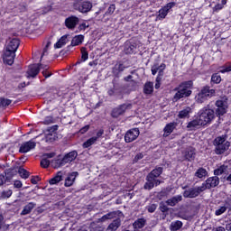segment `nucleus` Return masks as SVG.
<instances>
[{"instance_id": "obj_29", "label": "nucleus", "mask_w": 231, "mask_h": 231, "mask_svg": "<svg viewBox=\"0 0 231 231\" xmlns=\"http://www.w3.org/2000/svg\"><path fill=\"white\" fill-rule=\"evenodd\" d=\"M17 174L23 178V180H28L30 178V171L23 167H16Z\"/></svg>"}, {"instance_id": "obj_43", "label": "nucleus", "mask_w": 231, "mask_h": 231, "mask_svg": "<svg viewBox=\"0 0 231 231\" xmlns=\"http://www.w3.org/2000/svg\"><path fill=\"white\" fill-rule=\"evenodd\" d=\"M114 217H115V213L109 212L104 215L103 217H101V218H99V221H101V223H104V221H107V219H113Z\"/></svg>"}, {"instance_id": "obj_20", "label": "nucleus", "mask_w": 231, "mask_h": 231, "mask_svg": "<svg viewBox=\"0 0 231 231\" xmlns=\"http://www.w3.org/2000/svg\"><path fill=\"white\" fill-rule=\"evenodd\" d=\"M21 44L19 39L17 38H13L9 43L6 46L7 51H14V53L17 51V49L19 48V45Z\"/></svg>"}, {"instance_id": "obj_16", "label": "nucleus", "mask_w": 231, "mask_h": 231, "mask_svg": "<svg viewBox=\"0 0 231 231\" xmlns=\"http://www.w3.org/2000/svg\"><path fill=\"white\" fill-rule=\"evenodd\" d=\"M184 160L186 162H194L196 160V149L189 147L183 152Z\"/></svg>"}, {"instance_id": "obj_53", "label": "nucleus", "mask_w": 231, "mask_h": 231, "mask_svg": "<svg viewBox=\"0 0 231 231\" xmlns=\"http://www.w3.org/2000/svg\"><path fill=\"white\" fill-rule=\"evenodd\" d=\"M156 208H158V205L152 204V205L148 206L147 210H148V212H150V214H152V213L156 212Z\"/></svg>"}, {"instance_id": "obj_13", "label": "nucleus", "mask_w": 231, "mask_h": 231, "mask_svg": "<svg viewBox=\"0 0 231 231\" xmlns=\"http://www.w3.org/2000/svg\"><path fill=\"white\" fill-rule=\"evenodd\" d=\"M80 23V19L76 15H70L65 19V26L68 30H73L77 28V25Z\"/></svg>"}, {"instance_id": "obj_26", "label": "nucleus", "mask_w": 231, "mask_h": 231, "mask_svg": "<svg viewBox=\"0 0 231 231\" xmlns=\"http://www.w3.org/2000/svg\"><path fill=\"white\" fill-rule=\"evenodd\" d=\"M136 51V43L128 42L125 44V53L126 55H133Z\"/></svg>"}, {"instance_id": "obj_35", "label": "nucleus", "mask_w": 231, "mask_h": 231, "mask_svg": "<svg viewBox=\"0 0 231 231\" xmlns=\"http://www.w3.org/2000/svg\"><path fill=\"white\" fill-rule=\"evenodd\" d=\"M97 143V137H90L86 142L83 143L82 147L83 149H89L91 145H95Z\"/></svg>"}, {"instance_id": "obj_5", "label": "nucleus", "mask_w": 231, "mask_h": 231, "mask_svg": "<svg viewBox=\"0 0 231 231\" xmlns=\"http://www.w3.org/2000/svg\"><path fill=\"white\" fill-rule=\"evenodd\" d=\"M216 95V89L210 88L208 85L204 86L196 96L198 104H203Z\"/></svg>"}, {"instance_id": "obj_18", "label": "nucleus", "mask_w": 231, "mask_h": 231, "mask_svg": "<svg viewBox=\"0 0 231 231\" xmlns=\"http://www.w3.org/2000/svg\"><path fill=\"white\" fill-rule=\"evenodd\" d=\"M4 176H5V180L7 183H10L15 176H17V167H12L9 169L5 170Z\"/></svg>"}, {"instance_id": "obj_12", "label": "nucleus", "mask_w": 231, "mask_h": 231, "mask_svg": "<svg viewBox=\"0 0 231 231\" xmlns=\"http://www.w3.org/2000/svg\"><path fill=\"white\" fill-rule=\"evenodd\" d=\"M75 6L81 14H88V12H91V9L93 8V4L89 1H83L77 3Z\"/></svg>"}, {"instance_id": "obj_8", "label": "nucleus", "mask_w": 231, "mask_h": 231, "mask_svg": "<svg viewBox=\"0 0 231 231\" xmlns=\"http://www.w3.org/2000/svg\"><path fill=\"white\" fill-rule=\"evenodd\" d=\"M131 107H133L131 104H122L118 106L112 110V118H118V116H122V115H124L127 109H131Z\"/></svg>"}, {"instance_id": "obj_30", "label": "nucleus", "mask_w": 231, "mask_h": 231, "mask_svg": "<svg viewBox=\"0 0 231 231\" xmlns=\"http://www.w3.org/2000/svg\"><path fill=\"white\" fill-rule=\"evenodd\" d=\"M82 42H84V35H76L72 38L70 46H79V44H82Z\"/></svg>"}, {"instance_id": "obj_51", "label": "nucleus", "mask_w": 231, "mask_h": 231, "mask_svg": "<svg viewBox=\"0 0 231 231\" xmlns=\"http://www.w3.org/2000/svg\"><path fill=\"white\" fill-rule=\"evenodd\" d=\"M41 167L42 169H48V167H50V160H48V159H42V161H41Z\"/></svg>"}, {"instance_id": "obj_4", "label": "nucleus", "mask_w": 231, "mask_h": 231, "mask_svg": "<svg viewBox=\"0 0 231 231\" xmlns=\"http://www.w3.org/2000/svg\"><path fill=\"white\" fill-rule=\"evenodd\" d=\"M226 138V134H222L213 140V145L215 147L214 152L217 156L225 154V152L230 149V142L227 141Z\"/></svg>"}, {"instance_id": "obj_38", "label": "nucleus", "mask_w": 231, "mask_h": 231, "mask_svg": "<svg viewBox=\"0 0 231 231\" xmlns=\"http://www.w3.org/2000/svg\"><path fill=\"white\" fill-rule=\"evenodd\" d=\"M57 134H45V142H47L48 143H53V142H55V140H57Z\"/></svg>"}, {"instance_id": "obj_14", "label": "nucleus", "mask_w": 231, "mask_h": 231, "mask_svg": "<svg viewBox=\"0 0 231 231\" xmlns=\"http://www.w3.org/2000/svg\"><path fill=\"white\" fill-rule=\"evenodd\" d=\"M3 60L5 64H7V66H12L15 60V52L5 49Z\"/></svg>"}, {"instance_id": "obj_57", "label": "nucleus", "mask_w": 231, "mask_h": 231, "mask_svg": "<svg viewBox=\"0 0 231 231\" xmlns=\"http://www.w3.org/2000/svg\"><path fill=\"white\" fill-rule=\"evenodd\" d=\"M231 71V65H226L222 67V69H220V73H230Z\"/></svg>"}, {"instance_id": "obj_48", "label": "nucleus", "mask_w": 231, "mask_h": 231, "mask_svg": "<svg viewBox=\"0 0 231 231\" xmlns=\"http://www.w3.org/2000/svg\"><path fill=\"white\" fill-rule=\"evenodd\" d=\"M50 124H55V119L51 116H48L43 120L44 125H50Z\"/></svg>"}, {"instance_id": "obj_62", "label": "nucleus", "mask_w": 231, "mask_h": 231, "mask_svg": "<svg viewBox=\"0 0 231 231\" xmlns=\"http://www.w3.org/2000/svg\"><path fill=\"white\" fill-rule=\"evenodd\" d=\"M28 10V5L26 4L22 3L20 4V12H26Z\"/></svg>"}, {"instance_id": "obj_10", "label": "nucleus", "mask_w": 231, "mask_h": 231, "mask_svg": "<svg viewBox=\"0 0 231 231\" xmlns=\"http://www.w3.org/2000/svg\"><path fill=\"white\" fill-rule=\"evenodd\" d=\"M140 136V129L138 128H133L126 132L125 135V142L126 143H131V142H134L136 138Z\"/></svg>"}, {"instance_id": "obj_31", "label": "nucleus", "mask_w": 231, "mask_h": 231, "mask_svg": "<svg viewBox=\"0 0 231 231\" xmlns=\"http://www.w3.org/2000/svg\"><path fill=\"white\" fill-rule=\"evenodd\" d=\"M182 227H183V222H181L180 220L171 222V225H170V230L171 231L181 230Z\"/></svg>"}, {"instance_id": "obj_44", "label": "nucleus", "mask_w": 231, "mask_h": 231, "mask_svg": "<svg viewBox=\"0 0 231 231\" xmlns=\"http://www.w3.org/2000/svg\"><path fill=\"white\" fill-rule=\"evenodd\" d=\"M159 210H161L162 214H167V212H169V207L165 202L162 201L159 204Z\"/></svg>"}, {"instance_id": "obj_19", "label": "nucleus", "mask_w": 231, "mask_h": 231, "mask_svg": "<svg viewBox=\"0 0 231 231\" xmlns=\"http://www.w3.org/2000/svg\"><path fill=\"white\" fill-rule=\"evenodd\" d=\"M39 73H41L40 67L37 64L31 65L27 70V79H35Z\"/></svg>"}, {"instance_id": "obj_11", "label": "nucleus", "mask_w": 231, "mask_h": 231, "mask_svg": "<svg viewBox=\"0 0 231 231\" xmlns=\"http://www.w3.org/2000/svg\"><path fill=\"white\" fill-rule=\"evenodd\" d=\"M174 6H176V4L174 2L168 3L166 5H164L162 8L159 10V14L157 15V19H159V21H162V19H165L169 14V11L171 8H174Z\"/></svg>"}, {"instance_id": "obj_37", "label": "nucleus", "mask_w": 231, "mask_h": 231, "mask_svg": "<svg viewBox=\"0 0 231 231\" xmlns=\"http://www.w3.org/2000/svg\"><path fill=\"white\" fill-rule=\"evenodd\" d=\"M77 174H79V172L76 171L67 177L65 180V187H71V185L75 183V178H73V176H76Z\"/></svg>"}, {"instance_id": "obj_6", "label": "nucleus", "mask_w": 231, "mask_h": 231, "mask_svg": "<svg viewBox=\"0 0 231 231\" xmlns=\"http://www.w3.org/2000/svg\"><path fill=\"white\" fill-rule=\"evenodd\" d=\"M78 156L79 152H77V151H72L66 153L62 159H56L54 161V169H60V167H64L66 163H71V162H75Z\"/></svg>"}, {"instance_id": "obj_55", "label": "nucleus", "mask_w": 231, "mask_h": 231, "mask_svg": "<svg viewBox=\"0 0 231 231\" xmlns=\"http://www.w3.org/2000/svg\"><path fill=\"white\" fill-rule=\"evenodd\" d=\"M5 183H8V180H6V177L5 176V173L0 174V187H3Z\"/></svg>"}, {"instance_id": "obj_58", "label": "nucleus", "mask_w": 231, "mask_h": 231, "mask_svg": "<svg viewBox=\"0 0 231 231\" xmlns=\"http://www.w3.org/2000/svg\"><path fill=\"white\" fill-rule=\"evenodd\" d=\"M89 125H87L79 129L80 134H86L89 131Z\"/></svg>"}, {"instance_id": "obj_39", "label": "nucleus", "mask_w": 231, "mask_h": 231, "mask_svg": "<svg viewBox=\"0 0 231 231\" xmlns=\"http://www.w3.org/2000/svg\"><path fill=\"white\" fill-rule=\"evenodd\" d=\"M221 75L219 73H213L211 76V84H221Z\"/></svg>"}, {"instance_id": "obj_25", "label": "nucleus", "mask_w": 231, "mask_h": 231, "mask_svg": "<svg viewBox=\"0 0 231 231\" xmlns=\"http://www.w3.org/2000/svg\"><path fill=\"white\" fill-rule=\"evenodd\" d=\"M122 225V220L120 217L114 219L107 226L106 231H116L120 228Z\"/></svg>"}, {"instance_id": "obj_15", "label": "nucleus", "mask_w": 231, "mask_h": 231, "mask_svg": "<svg viewBox=\"0 0 231 231\" xmlns=\"http://www.w3.org/2000/svg\"><path fill=\"white\" fill-rule=\"evenodd\" d=\"M35 147H37V143L31 140V141L23 143L20 146L19 152H21L22 154L30 152V151H32V149H35Z\"/></svg>"}, {"instance_id": "obj_64", "label": "nucleus", "mask_w": 231, "mask_h": 231, "mask_svg": "<svg viewBox=\"0 0 231 231\" xmlns=\"http://www.w3.org/2000/svg\"><path fill=\"white\" fill-rule=\"evenodd\" d=\"M212 231H226V228H225L224 226H219L214 227L212 229Z\"/></svg>"}, {"instance_id": "obj_17", "label": "nucleus", "mask_w": 231, "mask_h": 231, "mask_svg": "<svg viewBox=\"0 0 231 231\" xmlns=\"http://www.w3.org/2000/svg\"><path fill=\"white\" fill-rule=\"evenodd\" d=\"M178 127V123L177 122H171L166 124V125L163 128V136L164 138H167V136H171L172 133H174V129Z\"/></svg>"}, {"instance_id": "obj_22", "label": "nucleus", "mask_w": 231, "mask_h": 231, "mask_svg": "<svg viewBox=\"0 0 231 231\" xmlns=\"http://www.w3.org/2000/svg\"><path fill=\"white\" fill-rule=\"evenodd\" d=\"M180 201H183V196L176 195L171 197V199H168L165 203L166 205H168V207H176Z\"/></svg>"}, {"instance_id": "obj_40", "label": "nucleus", "mask_w": 231, "mask_h": 231, "mask_svg": "<svg viewBox=\"0 0 231 231\" xmlns=\"http://www.w3.org/2000/svg\"><path fill=\"white\" fill-rule=\"evenodd\" d=\"M12 194H14L12 189L3 190L1 192L0 198L1 199H8V198H12Z\"/></svg>"}, {"instance_id": "obj_52", "label": "nucleus", "mask_w": 231, "mask_h": 231, "mask_svg": "<svg viewBox=\"0 0 231 231\" xmlns=\"http://www.w3.org/2000/svg\"><path fill=\"white\" fill-rule=\"evenodd\" d=\"M143 153L138 152V153L134 156V160H133V163H138V162H140V160H143Z\"/></svg>"}, {"instance_id": "obj_41", "label": "nucleus", "mask_w": 231, "mask_h": 231, "mask_svg": "<svg viewBox=\"0 0 231 231\" xmlns=\"http://www.w3.org/2000/svg\"><path fill=\"white\" fill-rule=\"evenodd\" d=\"M226 171V166L225 164L221 165L220 167L214 170V175L215 176H221Z\"/></svg>"}, {"instance_id": "obj_24", "label": "nucleus", "mask_w": 231, "mask_h": 231, "mask_svg": "<svg viewBox=\"0 0 231 231\" xmlns=\"http://www.w3.org/2000/svg\"><path fill=\"white\" fill-rule=\"evenodd\" d=\"M125 67L122 61L117 62L115 67L112 69V73L115 75V77H120V73H122L125 69Z\"/></svg>"}, {"instance_id": "obj_23", "label": "nucleus", "mask_w": 231, "mask_h": 231, "mask_svg": "<svg viewBox=\"0 0 231 231\" xmlns=\"http://www.w3.org/2000/svg\"><path fill=\"white\" fill-rule=\"evenodd\" d=\"M143 93L146 96L152 95L154 93V83L152 81H147L143 85Z\"/></svg>"}, {"instance_id": "obj_34", "label": "nucleus", "mask_w": 231, "mask_h": 231, "mask_svg": "<svg viewBox=\"0 0 231 231\" xmlns=\"http://www.w3.org/2000/svg\"><path fill=\"white\" fill-rule=\"evenodd\" d=\"M208 174V171H207V169L201 167V168H199L197 170V171L195 172V176L197 178H199V180H201V178H205L207 177Z\"/></svg>"}, {"instance_id": "obj_50", "label": "nucleus", "mask_w": 231, "mask_h": 231, "mask_svg": "<svg viewBox=\"0 0 231 231\" xmlns=\"http://www.w3.org/2000/svg\"><path fill=\"white\" fill-rule=\"evenodd\" d=\"M226 212V207L222 206L215 211L216 216H221Z\"/></svg>"}, {"instance_id": "obj_47", "label": "nucleus", "mask_w": 231, "mask_h": 231, "mask_svg": "<svg viewBox=\"0 0 231 231\" xmlns=\"http://www.w3.org/2000/svg\"><path fill=\"white\" fill-rule=\"evenodd\" d=\"M88 59H89V53L88 52V51H86V48H82L81 49V60L83 62H86V60H88Z\"/></svg>"}, {"instance_id": "obj_3", "label": "nucleus", "mask_w": 231, "mask_h": 231, "mask_svg": "<svg viewBox=\"0 0 231 231\" xmlns=\"http://www.w3.org/2000/svg\"><path fill=\"white\" fill-rule=\"evenodd\" d=\"M163 174V167L156 166L151 172L146 175L143 189L145 190H152L153 187L162 184V180H158Z\"/></svg>"}, {"instance_id": "obj_54", "label": "nucleus", "mask_w": 231, "mask_h": 231, "mask_svg": "<svg viewBox=\"0 0 231 231\" xmlns=\"http://www.w3.org/2000/svg\"><path fill=\"white\" fill-rule=\"evenodd\" d=\"M161 87H162V78L156 77L154 88L155 89H160Z\"/></svg>"}, {"instance_id": "obj_28", "label": "nucleus", "mask_w": 231, "mask_h": 231, "mask_svg": "<svg viewBox=\"0 0 231 231\" xmlns=\"http://www.w3.org/2000/svg\"><path fill=\"white\" fill-rule=\"evenodd\" d=\"M36 205L37 204H35V202H29L23 207V209L21 212V216H28V214H32V210L35 208Z\"/></svg>"}, {"instance_id": "obj_56", "label": "nucleus", "mask_w": 231, "mask_h": 231, "mask_svg": "<svg viewBox=\"0 0 231 231\" xmlns=\"http://www.w3.org/2000/svg\"><path fill=\"white\" fill-rule=\"evenodd\" d=\"M41 181V178L39 176H32L31 178V183L32 185H37Z\"/></svg>"}, {"instance_id": "obj_21", "label": "nucleus", "mask_w": 231, "mask_h": 231, "mask_svg": "<svg viewBox=\"0 0 231 231\" xmlns=\"http://www.w3.org/2000/svg\"><path fill=\"white\" fill-rule=\"evenodd\" d=\"M200 125H204L201 123V119L197 117L196 119H193L188 123L187 129H189V131H196V129L200 127Z\"/></svg>"}, {"instance_id": "obj_49", "label": "nucleus", "mask_w": 231, "mask_h": 231, "mask_svg": "<svg viewBox=\"0 0 231 231\" xmlns=\"http://www.w3.org/2000/svg\"><path fill=\"white\" fill-rule=\"evenodd\" d=\"M0 226H2V228H5V230H8V228H10V225H5V217L1 213H0Z\"/></svg>"}, {"instance_id": "obj_60", "label": "nucleus", "mask_w": 231, "mask_h": 231, "mask_svg": "<svg viewBox=\"0 0 231 231\" xmlns=\"http://www.w3.org/2000/svg\"><path fill=\"white\" fill-rule=\"evenodd\" d=\"M14 189H21L23 187V182L21 180H14Z\"/></svg>"}, {"instance_id": "obj_7", "label": "nucleus", "mask_w": 231, "mask_h": 231, "mask_svg": "<svg viewBox=\"0 0 231 231\" xmlns=\"http://www.w3.org/2000/svg\"><path fill=\"white\" fill-rule=\"evenodd\" d=\"M204 191V188L201 186H199L197 188H189V189H186L182 192L183 198L194 199V198H198L199 194Z\"/></svg>"}, {"instance_id": "obj_33", "label": "nucleus", "mask_w": 231, "mask_h": 231, "mask_svg": "<svg viewBox=\"0 0 231 231\" xmlns=\"http://www.w3.org/2000/svg\"><path fill=\"white\" fill-rule=\"evenodd\" d=\"M146 220L145 218H138L133 224L134 230H138V228H143L145 226Z\"/></svg>"}, {"instance_id": "obj_42", "label": "nucleus", "mask_w": 231, "mask_h": 231, "mask_svg": "<svg viewBox=\"0 0 231 231\" xmlns=\"http://www.w3.org/2000/svg\"><path fill=\"white\" fill-rule=\"evenodd\" d=\"M12 104V99H6L5 97H0V107H8Z\"/></svg>"}, {"instance_id": "obj_2", "label": "nucleus", "mask_w": 231, "mask_h": 231, "mask_svg": "<svg viewBox=\"0 0 231 231\" xmlns=\"http://www.w3.org/2000/svg\"><path fill=\"white\" fill-rule=\"evenodd\" d=\"M194 88V81L188 80L182 81L179 84L174 91H177L172 97L173 102H179L181 98H189L192 95V89Z\"/></svg>"}, {"instance_id": "obj_61", "label": "nucleus", "mask_w": 231, "mask_h": 231, "mask_svg": "<svg viewBox=\"0 0 231 231\" xmlns=\"http://www.w3.org/2000/svg\"><path fill=\"white\" fill-rule=\"evenodd\" d=\"M225 207L226 208H231V197H227V199L225 200Z\"/></svg>"}, {"instance_id": "obj_59", "label": "nucleus", "mask_w": 231, "mask_h": 231, "mask_svg": "<svg viewBox=\"0 0 231 231\" xmlns=\"http://www.w3.org/2000/svg\"><path fill=\"white\" fill-rule=\"evenodd\" d=\"M104 135V129H99L97 132L96 136H93V138H97V141L98 140V138H102V136Z\"/></svg>"}, {"instance_id": "obj_32", "label": "nucleus", "mask_w": 231, "mask_h": 231, "mask_svg": "<svg viewBox=\"0 0 231 231\" xmlns=\"http://www.w3.org/2000/svg\"><path fill=\"white\" fill-rule=\"evenodd\" d=\"M68 42V36L63 35L60 37V39L54 44V48L60 49L62 46H66Z\"/></svg>"}, {"instance_id": "obj_45", "label": "nucleus", "mask_w": 231, "mask_h": 231, "mask_svg": "<svg viewBox=\"0 0 231 231\" xmlns=\"http://www.w3.org/2000/svg\"><path fill=\"white\" fill-rule=\"evenodd\" d=\"M115 10H116V5L111 4L106 11L105 15H113V14H115Z\"/></svg>"}, {"instance_id": "obj_63", "label": "nucleus", "mask_w": 231, "mask_h": 231, "mask_svg": "<svg viewBox=\"0 0 231 231\" xmlns=\"http://www.w3.org/2000/svg\"><path fill=\"white\" fill-rule=\"evenodd\" d=\"M115 91H116V89L115 88V86H114L113 88L108 89V91H107L108 97H115Z\"/></svg>"}, {"instance_id": "obj_9", "label": "nucleus", "mask_w": 231, "mask_h": 231, "mask_svg": "<svg viewBox=\"0 0 231 231\" xmlns=\"http://www.w3.org/2000/svg\"><path fill=\"white\" fill-rule=\"evenodd\" d=\"M219 185V177L213 176L208 178L202 184L201 187H203L204 191L210 189H215V187H217Z\"/></svg>"}, {"instance_id": "obj_27", "label": "nucleus", "mask_w": 231, "mask_h": 231, "mask_svg": "<svg viewBox=\"0 0 231 231\" xmlns=\"http://www.w3.org/2000/svg\"><path fill=\"white\" fill-rule=\"evenodd\" d=\"M190 113H192V108L186 106L184 109L179 111L177 116L180 119L190 118Z\"/></svg>"}, {"instance_id": "obj_1", "label": "nucleus", "mask_w": 231, "mask_h": 231, "mask_svg": "<svg viewBox=\"0 0 231 231\" xmlns=\"http://www.w3.org/2000/svg\"><path fill=\"white\" fill-rule=\"evenodd\" d=\"M215 110L210 108V105L204 106L199 112V118L201 124L208 125V124H212V120L221 118V116L226 115V110L228 109V102L223 99H217L215 102Z\"/></svg>"}, {"instance_id": "obj_36", "label": "nucleus", "mask_w": 231, "mask_h": 231, "mask_svg": "<svg viewBox=\"0 0 231 231\" xmlns=\"http://www.w3.org/2000/svg\"><path fill=\"white\" fill-rule=\"evenodd\" d=\"M62 181V175L60 174V171L57 173L56 176L51 178L49 180L50 185H57V183H60Z\"/></svg>"}, {"instance_id": "obj_46", "label": "nucleus", "mask_w": 231, "mask_h": 231, "mask_svg": "<svg viewBox=\"0 0 231 231\" xmlns=\"http://www.w3.org/2000/svg\"><path fill=\"white\" fill-rule=\"evenodd\" d=\"M46 131L49 134H57V131H59V125H54L52 126H49Z\"/></svg>"}]
</instances>
